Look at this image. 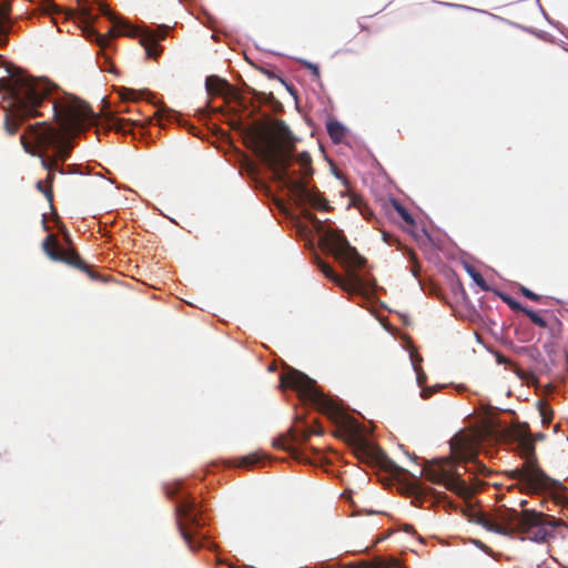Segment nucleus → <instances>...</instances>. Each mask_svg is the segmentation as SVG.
Wrapping results in <instances>:
<instances>
[{
    "instance_id": "obj_21",
    "label": "nucleus",
    "mask_w": 568,
    "mask_h": 568,
    "mask_svg": "<svg viewBox=\"0 0 568 568\" xmlns=\"http://www.w3.org/2000/svg\"><path fill=\"white\" fill-rule=\"evenodd\" d=\"M54 178H55V173H53V171H48L47 178L44 180L47 187L43 191V194H44L45 199L49 201V203H52V201H53L52 184H53Z\"/></svg>"
},
{
    "instance_id": "obj_24",
    "label": "nucleus",
    "mask_w": 568,
    "mask_h": 568,
    "mask_svg": "<svg viewBox=\"0 0 568 568\" xmlns=\"http://www.w3.org/2000/svg\"><path fill=\"white\" fill-rule=\"evenodd\" d=\"M10 19V9L9 8H1L0 9V34L7 36L8 30L6 28V23Z\"/></svg>"
},
{
    "instance_id": "obj_8",
    "label": "nucleus",
    "mask_w": 568,
    "mask_h": 568,
    "mask_svg": "<svg viewBox=\"0 0 568 568\" xmlns=\"http://www.w3.org/2000/svg\"><path fill=\"white\" fill-rule=\"evenodd\" d=\"M83 36L94 41L100 48H106L112 38L116 36L140 37V43L145 49L149 58L156 59L160 57L162 49L159 42L165 39L168 34L166 27H160L156 30H145L140 32L138 29L129 24H116L106 34H100L92 27L85 26L82 29Z\"/></svg>"
},
{
    "instance_id": "obj_23",
    "label": "nucleus",
    "mask_w": 568,
    "mask_h": 568,
    "mask_svg": "<svg viewBox=\"0 0 568 568\" xmlns=\"http://www.w3.org/2000/svg\"><path fill=\"white\" fill-rule=\"evenodd\" d=\"M302 215L312 223V225L318 231L321 232L322 229H323V223L321 220H318L316 217V215H314L308 209H304L302 211Z\"/></svg>"
},
{
    "instance_id": "obj_46",
    "label": "nucleus",
    "mask_w": 568,
    "mask_h": 568,
    "mask_svg": "<svg viewBox=\"0 0 568 568\" xmlns=\"http://www.w3.org/2000/svg\"><path fill=\"white\" fill-rule=\"evenodd\" d=\"M519 505H520V507L526 506L527 505V500H521Z\"/></svg>"
},
{
    "instance_id": "obj_48",
    "label": "nucleus",
    "mask_w": 568,
    "mask_h": 568,
    "mask_svg": "<svg viewBox=\"0 0 568 568\" xmlns=\"http://www.w3.org/2000/svg\"><path fill=\"white\" fill-rule=\"evenodd\" d=\"M550 361H551V364H552V365H556V362H555V359H554V358H550Z\"/></svg>"
},
{
    "instance_id": "obj_2",
    "label": "nucleus",
    "mask_w": 568,
    "mask_h": 568,
    "mask_svg": "<svg viewBox=\"0 0 568 568\" xmlns=\"http://www.w3.org/2000/svg\"><path fill=\"white\" fill-rule=\"evenodd\" d=\"M255 153L272 170L275 179L294 195L297 205L308 204L317 211H329L328 201L316 189H308L313 175L312 158L307 152L293 160V150L277 138L258 131L255 133Z\"/></svg>"
},
{
    "instance_id": "obj_34",
    "label": "nucleus",
    "mask_w": 568,
    "mask_h": 568,
    "mask_svg": "<svg viewBox=\"0 0 568 568\" xmlns=\"http://www.w3.org/2000/svg\"><path fill=\"white\" fill-rule=\"evenodd\" d=\"M312 433V435H322L324 433L322 427H311L307 428Z\"/></svg>"
},
{
    "instance_id": "obj_30",
    "label": "nucleus",
    "mask_w": 568,
    "mask_h": 568,
    "mask_svg": "<svg viewBox=\"0 0 568 568\" xmlns=\"http://www.w3.org/2000/svg\"><path fill=\"white\" fill-rule=\"evenodd\" d=\"M520 292H521V294H523L525 297H527V298H529V300H531V301H534V302H539V301L541 300V296H540V295H538V294L534 293L532 291H530L529 288H527V287H525V286H521V287H520Z\"/></svg>"
},
{
    "instance_id": "obj_10",
    "label": "nucleus",
    "mask_w": 568,
    "mask_h": 568,
    "mask_svg": "<svg viewBox=\"0 0 568 568\" xmlns=\"http://www.w3.org/2000/svg\"><path fill=\"white\" fill-rule=\"evenodd\" d=\"M323 242L334 255V257L346 268L351 285L362 291L363 280L356 274L357 270L365 266L366 260L355 247H353L346 237L338 230H327L324 233Z\"/></svg>"
},
{
    "instance_id": "obj_19",
    "label": "nucleus",
    "mask_w": 568,
    "mask_h": 568,
    "mask_svg": "<svg viewBox=\"0 0 568 568\" xmlns=\"http://www.w3.org/2000/svg\"><path fill=\"white\" fill-rule=\"evenodd\" d=\"M288 436L292 443H306L308 442L310 437L312 436V433L306 429H297V428H290L288 429Z\"/></svg>"
},
{
    "instance_id": "obj_12",
    "label": "nucleus",
    "mask_w": 568,
    "mask_h": 568,
    "mask_svg": "<svg viewBox=\"0 0 568 568\" xmlns=\"http://www.w3.org/2000/svg\"><path fill=\"white\" fill-rule=\"evenodd\" d=\"M205 87L210 94L225 97L232 93L231 84L217 75L207 77Z\"/></svg>"
},
{
    "instance_id": "obj_44",
    "label": "nucleus",
    "mask_w": 568,
    "mask_h": 568,
    "mask_svg": "<svg viewBox=\"0 0 568 568\" xmlns=\"http://www.w3.org/2000/svg\"><path fill=\"white\" fill-rule=\"evenodd\" d=\"M64 240L68 244L71 243L70 235L68 233L64 234Z\"/></svg>"
},
{
    "instance_id": "obj_41",
    "label": "nucleus",
    "mask_w": 568,
    "mask_h": 568,
    "mask_svg": "<svg viewBox=\"0 0 568 568\" xmlns=\"http://www.w3.org/2000/svg\"><path fill=\"white\" fill-rule=\"evenodd\" d=\"M82 14L85 21L91 18V14L87 10H83Z\"/></svg>"
},
{
    "instance_id": "obj_39",
    "label": "nucleus",
    "mask_w": 568,
    "mask_h": 568,
    "mask_svg": "<svg viewBox=\"0 0 568 568\" xmlns=\"http://www.w3.org/2000/svg\"><path fill=\"white\" fill-rule=\"evenodd\" d=\"M45 187H47V184L44 183V181H39V182L37 183V189H38L40 192H42V193H43V191L45 190Z\"/></svg>"
},
{
    "instance_id": "obj_14",
    "label": "nucleus",
    "mask_w": 568,
    "mask_h": 568,
    "mask_svg": "<svg viewBox=\"0 0 568 568\" xmlns=\"http://www.w3.org/2000/svg\"><path fill=\"white\" fill-rule=\"evenodd\" d=\"M384 207L387 212H389V210L393 209L399 215V217L407 224V226H415V221L412 214L398 201L390 200L387 203H385Z\"/></svg>"
},
{
    "instance_id": "obj_3",
    "label": "nucleus",
    "mask_w": 568,
    "mask_h": 568,
    "mask_svg": "<svg viewBox=\"0 0 568 568\" xmlns=\"http://www.w3.org/2000/svg\"><path fill=\"white\" fill-rule=\"evenodd\" d=\"M0 67L7 72L6 77L0 78V90L4 92L3 100L8 101L4 130L9 135H14L26 120L41 115L38 109L49 98L51 90L47 82L34 80L12 63L2 61L1 54Z\"/></svg>"
},
{
    "instance_id": "obj_42",
    "label": "nucleus",
    "mask_w": 568,
    "mask_h": 568,
    "mask_svg": "<svg viewBox=\"0 0 568 568\" xmlns=\"http://www.w3.org/2000/svg\"><path fill=\"white\" fill-rule=\"evenodd\" d=\"M405 531H407V532H415L414 527L409 526V525H406Z\"/></svg>"
},
{
    "instance_id": "obj_1",
    "label": "nucleus",
    "mask_w": 568,
    "mask_h": 568,
    "mask_svg": "<svg viewBox=\"0 0 568 568\" xmlns=\"http://www.w3.org/2000/svg\"><path fill=\"white\" fill-rule=\"evenodd\" d=\"M52 110L59 129L48 122L31 124L20 136V142L27 153L41 159L43 169L65 174L60 163L70 158L73 149L71 136L83 129L93 112L89 104L74 97L54 100Z\"/></svg>"
},
{
    "instance_id": "obj_33",
    "label": "nucleus",
    "mask_w": 568,
    "mask_h": 568,
    "mask_svg": "<svg viewBox=\"0 0 568 568\" xmlns=\"http://www.w3.org/2000/svg\"><path fill=\"white\" fill-rule=\"evenodd\" d=\"M124 122H126L124 119H120V118L114 119V125L116 126V129L119 131H123V132L125 131L124 125H123Z\"/></svg>"
},
{
    "instance_id": "obj_17",
    "label": "nucleus",
    "mask_w": 568,
    "mask_h": 568,
    "mask_svg": "<svg viewBox=\"0 0 568 568\" xmlns=\"http://www.w3.org/2000/svg\"><path fill=\"white\" fill-rule=\"evenodd\" d=\"M351 202L365 220L369 221L374 216L372 209L362 196L353 195Z\"/></svg>"
},
{
    "instance_id": "obj_7",
    "label": "nucleus",
    "mask_w": 568,
    "mask_h": 568,
    "mask_svg": "<svg viewBox=\"0 0 568 568\" xmlns=\"http://www.w3.org/2000/svg\"><path fill=\"white\" fill-rule=\"evenodd\" d=\"M166 495L176 498V527L187 547L192 550L203 547V535L200 529L205 525V519L201 507L190 494L182 493L181 484L168 486Z\"/></svg>"
},
{
    "instance_id": "obj_45",
    "label": "nucleus",
    "mask_w": 568,
    "mask_h": 568,
    "mask_svg": "<svg viewBox=\"0 0 568 568\" xmlns=\"http://www.w3.org/2000/svg\"><path fill=\"white\" fill-rule=\"evenodd\" d=\"M128 122H132L133 124H139L140 120L136 119H129Z\"/></svg>"
},
{
    "instance_id": "obj_27",
    "label": "nucleus",
    "mask_w": 568,
    "mask_h": 568,
    "mask_svg": "<svg viewBox=\"0 0 568 568\" xmlns=\"http://www.w3.org/2000/svg\"><path fill=\"white\" fill-rule=\"evenodd\" d=\"M260 458L256 454L243 457L239 464L240 467H252L258 463Z\"/></svg>"
},
{
    "instance_id": "obj_43",
    "label": "nucleus",
    "mask_w": 568,
    "mask_h": 568,
    "mask_svg": "<svg viewBox=\"0 0 568 568\" xmlns=\"http://www.w3.org/2000/svg\"><path fill=\"white\" fill-rule=\"evenodd\" d=\"M118 112H132L131 108L119 109Z\"/></svg>"
},
{
    "instance_id": "obj_29",
    "label": "nucleus",
    "mask_w": 568,
    "mask_h": 568,
    "mask_svg": "<svg viewBox=\"0 0 568 568\" xmlns=\"http://www.w3.org/2000/svg\"><path fill=\"white\" fill-rule=\"evenodd\" d=\"M504 301L513 311H520L525 314V310H528L527 307L523 306L519 302L515 301L511 297L505 296Z\"/></svg>"
},
{
    "instance_id": "obj_31",
    "label": "nucleus",
    "mask_w": 568,
    "mask_h": 568,
    "mask_svg": "<svg viewBox=\"0 0 568 568\" xmlns=\"http://www.w3.org/2000/svg\"><path fill=\"white\" fill-rule=\"evenodd\" d=\"M409 257L414 262V265L412 266V273L414 274V276H418V265H417L416 254L413 251H410Z\"/></svg>"
},
{
    "instance_id": "obj_25",
    "label": "nucleus",
    "mask_w": 568,
    "mask_h": 568,
    "mask_svg": "<svg viewBox=\"0 0 568 568\" xmlns=\"http://www.w3.org/2000/svg\"><path fill=\"white\" fill-rule=\"evenodd\" d=\"M426 374L424 372H417V383L420 387H423L420 396L423 398H429L432 394L434 393L430 388H425L424 384L426 383Z\"/></svg>"
},
{
    "instance_id": "obj_20",
    "label": "nucleus",
    "mask_w": 568,
    "mask_h": 568,
    "mask_svg": "<svg viewBox=\"0 0 568 568\" xmlns=\"http://www.w3.org/2000/svg\"><path fill=\"white\" fill-rule=\"evenodd\" d=\"M539 413L544 425H549L554 417L552 408L545 402H539Z\"/></svg>"
},
{
    "instance_id": "obj_32",
    "label": "nucleus",
    "mask_w": 568,
    "mask_h": 568,
    "mask_svg": "<svg viewBox=\"0 0 568 568\" xmlns=\"http://www.w3.org/2000/svg\"><path fill=\"white\" fill-rule=\"evenodd\" d=\"M262 72L268 78V79H276L278 81H281L282 83H284L283 79L278 75H276L273 71L271 70H266V69H262Z\"/></svg>"
},
{
    "instance_id": "obj_22",
    "label": "nucleus",
    "mask_w": 568,
    "mask_h": 568,
    "mask_svg": "<svg viewBox=\"0 0 568 568\" xmlns=\"http://www.w3.org/2000/svg\"><path fill=\"white\" fill-rule=\"evenodd\" d=\"M318 266L327 278H329L336 283L342 282L341 277L334 272V270L328 264H326L323 261H320Z\"/></svg>"
},
{
    "instance_id": "obj_9",
    "label": "nucleus",
    "mask_w": 568,
    "mask_h": 568,
    "mask_svg": "<svg viewBox=\"0 0 568 568\" xmlns=\"http://www.w3.org/2000/svg\"><path fill=\"white\" fill-rule=\"evenodd\" d=\"M281 385L295 390L302 400L314 405L329 417H341L342 413L337 404L324 395L318 389L316 382L301 371L290 368L284 372L281 375Z\"/></svg>"
},
{
    "instance_id": "obj_36",
    "label": "nucleus",
    "mask_w": 568,
    "mask_h": 568,
    "mask_svg": "<svg viewBox=\"0 0 568 568\" xmlns=\"http://www.w3.org/2000/svg\"><path fill=\"white\" fill-rule=\"evenodd\" d=\"M382 235H383V240L388 243V244H392V239L393 236L386 232V231H382Z\"/></svg>"
},
{
    "instance_id": "obj_5",
    "label": "nucleus",
    "mask_w": 568,
    "mask_h": 568,
    "mask_svg": "<svg viewBox=\"0 0 568 568\" xmlns=\"http://www.w3.org/2000/svg\"><path fill=\"white\" fill-rule=\"evenodd\" d=\"M549 519L548 515L532 509L517 511L503 507L495 514L481 513L477 517V524L498 535L510 538L520 536L521 539L541 542L547 540L555 527Z\"/></svg>"
},
{
    "instance_id": "obj_13",
    "label": "nucleus",
    "mask_w": 568,
    "mask_h": 568,
    "mask_svg": "<svg viewBox=\"0 0 568 568\" xmlns=\"http://www.w3.org/2000/svg\"><path fill=\"white\" fill-rule=\"evenodd\" d=\"M525 315L536 326L541 327V328H549L552 334L556 332V329H559L561 326V323L559 321H557L556 318L552 321V323H550L546 318H544L538 312L532 311L530 308L525 310Z\"/></svg>"
},
{
    "instance_id": "obj_16",
    "label": "nucleus",
    "mask_w": 568,
    "mask_h": 568,
    "mask_svg": "<svg viewBox=\"0 0 568 568\" xmlns=\"http://www.w3.org/2000/svg\"><path fill=\"white\" fill-rule=\"evenodd\" d=\"M326 130H327L329 138L335 143L341 142L345 138V128L341 122H338L336 120L327 122Z\"/></svg>"
},
{
    "instance_id": "obj_15",
    "label": "nucleus",
    "mask_w": 568,
    "mask_h": 568,
    "mask_svg": "<svg viewBox=\"0 0 568 568\" xmlns=\"http://www.w3.org/2000/svg\"><path fill=\"white\" fill-rule=\"evenodd\" d=\"M288 430L285 434H281L273 440V447L288 452L294 458H298V450L291 445Z\"/></svg>"
},
{
    "instance_id": "obj_38",
    "label": "nucleus",
    "mask_w": 568,
    "mask_h": 568,
    "mask_svg": "<svg viewBox=\"0 0 568 568\" xmlns=\"http://www.w3.org/2000/svg\"><path fill=\"white\" fill-rule=\"evenodd\" d=\"M307 68H308L311 71H313L316 75H318V74H320V69H318V67H317V65L312 64V63H307Z\"/></svg>"
},
{
    "instance_id": "obj_35",
    "label": "nucleus",
    "mask_w": 568,
    "mask_h": 568,
    "mask_svg": "<svg viewBox=\"0 0 568 568\" xmlns=\"http://www.w3.org/2000/svg\"><path fill=\"white\" fill-rule=\"evenodd\" d=\"M390 470L393 473H395V474H403V473H405V469H403L402 467L395 465L394 463H392Z\"/></svg>"
},
{
    "instance_id": "obj_6",
    "label": "nucleus",
    "mask_w": 568,
    "mask_h": 568,
    "mask_svg": "<svg viewBox=\"0 0 568 568\" xmlns=\"http://www.w3.org/2000/svg\"><path fill=\"white\" fill-rule=\"evenodd\" d=\"M515 438L518 442L517 449L525 463L520 468L510 471V477L523 484L525 491L529 494L556 493L564 489V485L549 477L538 465L536 447L532 434L527 426L518 427L515 430Z\"/></svg>"
},
{
    "instance_id": "obj_18",
    "label": "nucleus",
    "mask_w": 568,
    "mask_h": 568,
    "mask_svg": "<svg viewBox=\"0 0 568 568\" xmlns=\"http://www.w3.org/2000/svg\"><path fill=\"white\" fill-rule=\"evenodd\" d=\"M497 362L499 364H507L510 366V369L520 378V379H529L534 377L530 373L523 371L516 363H513L509 358L504 355L497 356Z\"/></svg>"
},
{
    "instance_id": "obj_26",
    "label": "nucleus",
    "mask_w": 568,
    "mask_h": 568,
    "mask_svg": "<svg viewBox=\"0 0 568 568\" xmlns=\"http://www.w3.org/2000/svg\"><path fill=\"white\" fill-rule=\"evenodd\" d=\"M120 95L123 101H136L139 99L138 92L133 89L123 88Z\"/></svg>"
},
{
    "instance_id": "obj_47",
    "label": "nucleus",
    "mask_w": 568,
    "mask_h": 568,
    "mask_svg": "<svg viewBox=\"0 0 568 568\" xmlns=\"http://www.w3.org/2000/svg\"><path fill=\"white\" fill-rule=\"evenodd\" d=\"M71 16H72V13H71V12H68V13L65 14L67 19H68V18H70Z\"/></svg>"
},
{
    "instance_id": "obj_11",
    "label": "nucleus",
    "mask_w": 568,
    "mask_h": 568,
    "mask_svg": "<svg viewBox=\"0 0 568 568\" xmlns=\"http://www.w3.org/2000/svg\"><path fill=\"white\" fill-rule=\"evenodd\" d=\"M42 248L52 261L65 263L71 267L84 272L92 281H104L102 275L85 263L74 248H62L54 234H50L44 239Z\"/></svg>"
},
{
    "instance_id": "obj_4",
    "label": "nucleus",
    "mask_w": 568,
    "mask_h": 568,
    "mask_svg": "<svg viewBox=\"0 0 568 568\" xmlns=\"http://www.w3.org/2000/svg\"><path fill=\"white\" fill-rule=\"evenodd\" d=\"M452 455L445 460L424 466L420 475H424L434 484H442L447 489L464 498H470L475 489L462 478L457 467L464 463L465 471L486 475L487 467L477 458L478 449L473 438L456 436L450 440Z\"/></svg>"
},
{
    "instance_id": "obj_28",
    "label": "nucleus",
    "mask_w": 568,
    "mask_h": 568,
    "mask_svg": "<svg viewBox=\"0 0 568 568\" xmlns=\"http://www.w3.org/2000/svg\"><path fill=\"white\" fill-rule=\"evenodd\" d=\"M470 275H471V277H473L474 282H475V283H476L480 288H483V290H485V291H487V290H488V286H487V284H486V281L484 280L483 275H481L479 272H477V271H475V270H471V271H470Z\"/></svg>"
},
{
    "instance_id": "obj_37",
    "label": "nucleus",
    "mask_w": 568,
    "mask_h": 568,
    "mask_svg": "<svg viewBox=\"0 0 568 568\" xmlns=\"http://www.w3.org/2000/svg\"><path fill=\"white\" fill-rule=\"evenodd\" d=\"M374 568H387L382 559H375L373 561Z\"/></svg>"
},
{
    "instance_id": "obj_40",
    "label": "nucleus",
    "mask_w": 568,
    "mask_h": 568,
    "mask_svg": "<svg viewBox=\"0 0 568 568\" xmlns=\"http://www.w3.org/2000/svg\"><path fill=\"white\" fill-rule=\"evenodd\" d=\"M532 438H534V443L536 440H542L545 438V435L542 433H537L535 435H532Z\"/></svg>"
}]
</instances>
